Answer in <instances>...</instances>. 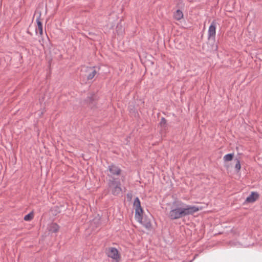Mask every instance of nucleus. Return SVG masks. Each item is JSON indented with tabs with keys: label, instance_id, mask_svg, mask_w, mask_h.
<instances>
[{
	"label": "nucleus",
	"instance_id": "nucleus-14",
	"mask_svg": "<svg viewBox=\"0 0 262 262\" xmlns=\"http://www.w3.org/2000/svg\"><path fill=\"white\" fill-rule=\"evenodd\" d=\"M116 31L118 34H122V33L124 31V29L122 28V26L121 25L118 24V25L117 26V30Z\"/></svg>",
	"mask_w": 262,
	"mask_h": 262
},
{
	"label": "nucleus",
	"instance_id": "nucleus-6",
	"mask_svg": "<svg viewBox=\"0 0 262 262\" xmlns=\"http://www.w3.org/2000/svg\"><path fill=\"white\" fill-rule=\"evenodd\" d=\"M216 34V23L214 21H212L210 25L208 31V35L209 38H215Z\"/></svg>",
	"mask_w": 262,
	"mask_h": 262
},
{
	"label": "nucleus",
	"instance_id": "nucleus-10",
	"mask_svg": "<svg viewBox=\"0 0 262 262\" xmlns=\"http://www.w3.org/2000/svg\"><path fill=\"white\" fill-rule=\"evenodd\" d=\"M173 17L175 19L179 20L183 17V14L180 10H177L173 14Z\"/></svg>",
	"mask_w": 262,
	"mask_h": 262
},
{
	"label": "nucleus",
	"instance_id": "nucleus-9",
	"mask_svg": "<svg viewBox=\"0 0 262 262\" xmlns=\"http://www.w3.org/2000/svg\"><path fill=\"white\" fill-rule=\"evenodd\" d=\"M59 226L55 223H52L49 225L48 229L49 231L52 233H56L59 230Z\"/></svg>",
	"mask_w": 262,
	"mask_h": 262
},
{
	"label": "nucleus",
	"instance_id": "nucleus-7",
	"mask_svg": "<svg viewBox=\"0 0 262 262\" xmlns=\"http://www.w3.org/2000/svg\"><path fill=\"white\" fill-rule=\"evenodd\" d=\"M108 170L112 175H119L120 173L121 170L117 166L111 165L108 166Z\"/></svg>",
	"mask_w": 262,
	"mask_h": 262
},
{
	"label": "nucleus",
	"instance_id": "nucleus-4",
	"mask_svg": "<svg viewBox=\"0 0 262 262\" xmlns=\"http://www.w3.org/2000/svg\"><path fill=\"white\" fill-rule=\"evenodd\" d=\"M99 69L96 67H86L84 71V77L88 81L91 82L95 75L98 73Z\"/></svg>",
	"mask_w": 262,
	"mask_h": 262
},
{
	"label": "nucleus",
	"instance_id": "nucleus-12",
	"mask_svg": "<svg viewBox=\"0 0 262 262\" xmlns=\"http://www.w3.org/2000/svg\"><path fill=\"white\" fill-rule=\"evenodd\" d=\"M233 154H228L225 155L223 157L224 161L228 162L231 161L233 157Z\"/></svg>",
	"mask_w": 262,
	"mask_h": 262
},
{
	"label": "nucleus",
	"instance_id": "nucleus-3",
	"mask_svg": "<svg viewBox=\"0 0 262 262\" xmlns=\"http://www.w3.org/2000/svg\"><path fill=\"white\" fill-rule=\"evenodd\" d=\"M134 207L135 210V217L137 221L141 223L143 209L141 208L140 201L138 197H136L134 200Z\"/></svg>",
	"mask_w": 262,
	"mask_h": 262
},
{
	"label": "nucleus",
	"instance_id": "nucleus-16",
	"mask_svg": "<svg viewBox=\"0 0 262 262\" xmlns=\"http://www.w3.org/2000/svg\"><path fill=\"white\" fill-rule=\"evenodd\" d=\"M166 120L164 118H162L161 119V122H160V124L161 125H164L166 124Z\"/></svg>",
	"mask_w": 262,
	"mask_h": 262
},
{
	"label": "nucleus",
	"instance_id": "nucleus-1",
	"mask_svg": "<svg viewBox=\"0 0 262 262\" xmlns=\"http://www.w3.org/2000/svg\"><path fill=\"white\" fill-rule=\"evenodd\" d=\"M199 210V208L195 206L188 205L182 202H175L171 207L168 217L171 220H177L192 214Z\"/></svg>",
	"mask_w": 262,
	"mask_h": 262
},
{
	"label": "nucleus",
	"instance_id": "nucleus-2",
	"mask_svg": "<svg viewBox=\"0 0 262 262\" xmlns=\"http://www.w3.org/2000/svg\"><path fill=\"white\" fill-rule=\"evenodd\" d=\"M108 187L112 193L114 195H118L122 192L120 182L115 179L110 181L108 183Z\"/></svg>",
	"mask_w": 262,
	"mask_h": 262
},
{
	"label": "nucleus",
	"instance_id": "nucleus-17",
	"mask_svg": "<svg viewBox=\"0 0 262 262\" xmlns=\"http://www.w3.org/2000/svg\"><path fill=\"white\" fill-rule=\"evenodd\" d=\"M150 226V224L149 223H147L146 225V228H148V227H149Z\"/></svg>",
	"mask_w": 262,
	"mask_h": 262
},
{
	"label": "nucleus",
	"instance_id": "nucleus-13",
	"mask_svg": "<svg viewBox=\"0 0 262 262\" xmlns=\"http://www.w3.org/2000/svg\"><path fill=\"white\" fill-rule=\"evenodd\" d=\"M33 217V214L32 213H30L24 216V220L26 221H31Z\"/></svg>",
	"mask_w": 262,
	"mask_h": 262
},
{
	"label": "nucleus",
	"instance_id": "nucleus-15",
	"mask_svg": "<svg viewBox=\"0 0 262 262\" xmlns=\"http://www.w3.org/2000/svg\"><path fill=\"white\" fill-rule=\"evenodd\" d=\"M235 168L237 170H239L241 169V164H240V162H239V160L237 161V162H236V163L235 164Z\"/></svg>",
	"mask_w": 262,
	"mask_h": 262
},
{
	"label": "nucleus",
	"instance_id": "nucleus-8",
	"mask_svg": "<svg viewBox=\"0 0 262 262\" xmlns=\"http://www.w3.org/2000/svg\"><path fill=\"white\" fill-rule=\"evenodd\" d=\"M258 198V194L257 192H252L246 199L247 203H253L255 202Z\"/></svg>",
	"mask_w": 262,
	"mask_h": 262
},
{
	"label": "nucleus",
	"instance_id": "nucleus-11",
	"mask_svg": "<svg viewBox=\"0 0 262 262\" xmlns=\"http://www.w3.org/2000/svg\"><path fill=\"white\" fill-rule=\"evenodd\" d=\"M36 22H37V26H38V30H39V34H40V35H41L43 34V30H42V23H41V22L40 20V17H39L37 18Z\"/></svg>",
	"mask_w": 262,
	"mask_h": 262
},
{
	"label": "nucleus",
	"instance_id": "nucleus-5",
	"mask_svg": "<svg viewBox=\"0 0 262 262\" xmlns=\"http://www.w3.org/2000/svg\"><path fill=\"white\" fill-rule=\"evenodd\" d=\"M107 256L118 262L120 259V255L118 251L115 248H110L107 252Z\"/></svg>",
	"mask_w": 262,
	"mask_h": 262
}]
</instances>
